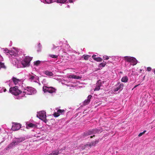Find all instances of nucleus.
Wrapping results in <instances>:
<instances>
[{
    "instance_id": "f257e3e1",
    "label": "nucleus",
    "mask_w": 155,
    "mask_h": 155,
    "mask_svg": "<svg viewBox=\"0 0 155 155\" xmlns=\"http://www.w3.org/2000/svg\"><path fill=\"white\" fill-rule=\"evenodd\" d=\"M9 91L13 94L15 96V98L18 99H20L23 97L22 92L19 90L17 86L11 87Z\"/></svg>"
},
{
    "instance_id": "f03ea898",
    "label": "nucleus",
    "mask_w": 155,
    "mask_h": 155,
    "mask_svg": "<svg viewBox=\"0 0 155 155\" xmlns=\"http://www.w3.org/2000/svg\"><path fill=\"white\" fill-rule=\"evenodd\" d=\"M17 53V51H16V52H15V53H13V51H12L10 52V54L12 56V63L16 67L18 68L19 67V64L20 62L19 61L20 58H19L18 56Z\"/></svg>"
},
{
    "instance_id": "7ed1b4c3",
    "label": "nucleus",
    "mask_w": 155,
    "mask_h": 155,
    "mask_svg": "<svg viewBox=\"0 0 155 155\" xmlns=\"http://www.w3.org/2000/svg\"><path fill=\"white\" fill-rule=\"evenodd\" d=\"M46 82L45 79H44L42 81V83L44 84V86L43 87V90L44 92H48L50 93H55L56 90L52 87H48L45 85V83Z\"/></svg>"
},
{
    "instance_id": "20e7f679",
    "label": "nucleus",
    "mask_w": 155,
    "mask_h": 155,
    "mask_svg": "<svg viewBox=\"0 0 155 155\" xmlns=\"http://www.w3.org/2000/svg\"><path fill=\"white\" fill-rule=\"evenodd\" d=\"M25 139L24 137H20L14 139L12 142L8 146V148H10L16 146L21 142L25 140Z\"/></svg>"
},
{
    "instance_id": "39448f33",
    "label": "nucleus",
    "mask_w": 155,
    "mask_h": 155,
    "mask_svg": "<svg viewBox=\"0 0 155 155\" xmlns=\"http://www.w3.org/2000/svg\"><path fill=\"white\" fill-rule=\"evenodd\" d=\"M36 92L35 89L31 87H27L22 93L23 94V97L25 96V95H31Z\"/></svg>"
},
{
    "instance_id": "423d86ee",
    "label": "nucleus",
    "mask_w": 155,
    "mask_h": 155,
    "mask_svg": "<svg viewBox=\"0 0 155 155\" xmlns=\"http://www.w3.org/2000/svg\"><path fill=\"white\" fill-rule=\"evenodd\" d=\"M32 58L28 56H26L23 58L21 62V63L23 67H25L29 66L30 61L31 60Z\"/></svg>"
},
{
    "instance_id": "0eeeda50",
    "label": "nucleus",
    "mask_w": 155,
    "mask_h": 155,
    "mask_svg": "<svg viewBox=\"0 0 155 155\" xmlns=\"http://www.w3.org/2000/svg\"><path fill=\"white\" fill-rule=\"evenodd\" d=\"M37 116L45 123H46L47 122V120L46 119V112L45 111H41L39 112L38 113Z\"/></svg>"
},
{
    "instance_id": "6e6552de",
    "label": "nucleus",
    "mask_w": 155,
    "mask_h": 155,
    "mask_svg": "<svg viewBox=\"0 0 155 155\" xmlns=\"http://www.w3.org/2000/svg\"><path fill=\"white\" fill-rule=\"evenodd\" d=\"M128 62H130L133 65H135L137 63V59L133 57L130 56H125L123 59Z\"/></svg>"
},
{
    "instance_id": "1a4fd4ad",
    "label": "nucleus",
    "mask_w": 155,
    "mask_h": 155,
    "mask_svg": "<svg viewBox=\"0 0 155 155\" xmlns=\"http://www.w3.org/2000/svg\"><path fill=\"white\" fill-rule=\"evenodd\" d=\"M38 79V77L35 74L30 75L29 76V80L31 81L37 82Z\"/></svg>"
},
{
    "instance_id": "9d476101",
    "label": "nucleus",
    "mask_w": 155,
    "mask_h": 155,
    "mask_svg": "<svg viewBox=\"0 0 155 155\" xmlns=\"http://www.w3.org/2000/svg\"><path fill=\"white\" fill-rule=\"evenodd\" d=\"M21 127V125L18 123H14L12 127V129L13 130L15 131L18 130Z\"/></svg>"
},
{
    "instance_id": "9b49d317",
    "label": "nucleus",
    "mask_w": 155,
    "mask_h": 155,
    "mask_svg": "<svg viewBox=\"0 0 155 155\" xmlns=\"http://www.w3.org/2000/svg\"><path fill=\"white\" fill-rule=\"evenodd\" d=\"M101 131L96 129L93 130L92 131H89L88 132L85 133V136L93 135L95 134L96 133H98Z\"/></svg>"
},
{
    "instance_id": "f8f14e48",
    "label": "nucleus",
    "mask_w": 155,
    "mask_h": 155,
    "mask_svg": "<svg viewBox=\"0 0 155 155\" xmlns=\"http://www.w3.org/2000/svg\"><path fill=\"white\" fill-rule=\"evenodd\" d=\"M65 111L64 110L58 109L57 111V112H55L54 114V117H57L59 116L60 114H63Z\"/></svg>"
},
{
    "instance_id": "ddd939ff",
    "label": "nucleus",
    "mask_w": 155,
    "mask_h": 155,
    "mask_svg": "<svg viewBox=\"0 0 155 155\" xmlns=\"http://www.w3.org/2000/svg\"><path fill=\"white\" fill-rule=\"evenodd\" d=\"M102 86V83L101 80H100L98 81L96 83V87L94 89V91H98Z\"/></svg>"
},
{
    "instance_id": "4468645a",
    "label": "nucleus",
    "mask_w": 155,
    "mask_h": 155,
    "mask_svg": "<svg viewBox=\"0 0 155 155\" xmlns=\"http://www.w3.org/2000/svg\"><path fill=\"white\" fill-rule=\"evenodd\" d=\"M124 85L123 84H120L117 85L114 88V91H117L118 90L121 91L123 89Z\"/></svg>"
},
{
    "instance_id": "2eb2a0df",
    "label": "nucleus",
    "mask_w": 155,
    "mask_h": 155,
    "mask_svg": "<svg viewBox=\"0 0 155 155\" xmlns=\"http://www.w3.org/2000/svg\"><path fill=\"white\" fill-rule=\"evenodd\" d=\"M12 81L15 84H20L22 82V80L18 79L15 77L12 78Z\"/></svg>"
},
{
    "instance_id": "dca6fc26",
    "label": "nucleus",
    "mask_w": 155,
    "mask_h": 155,
    "mask_svg": "<svg viewBox=\"0 0 155 155\" xmlns=\"http://www.w3.org/2000/svg\"><path fill=\"white\" fill-rule=\"evenodd\" d=\"M92 96L89 95L87 97V99H86L84 102V105L88 104L90 101V100L92 97Z\"/></svg>"
},
{
    "instance_id": "f3484780",
    "label": "nucleus",
    "mask_w": 155,
    "mask_h": 155,
    "mask_svg": "<svg viewBox=\"0 0 155 155\" xmlns=\"http://www.w3.org/2000/svg\"><path fill=\"white\" fill-rule=\"evenodd\" d=\"M68 78H73L76 79H80L81 77L79 76H76L74 75H70L68 76Z\"/></svg>"
},
{
    "instance_id": "a211bd4d",
    "label": "nucleus",
    "mask_w": 155,
    "mask_h": 155,
    "mask_svg": "<svg viewBox=\"0 0 155 155\" xmlns=\"http://www.w3.org/2000/svg\"><path fill=\"white\" fill-rule=\"evenodd\" d=\"M26 128L27 129H29L30 127H36L35 124L31 123H27L26 124Z\"/></svg>"
},
{
    "instance_id": "6ab92c4d",
    "label": "nucleus",
    "mask_w": 155,
    "mask_h": 155,
    "mask_svg": "<svg viewBox=\"0 0 155 155\" xmlns=\"http://www.w3.org/2000/svg\"><path fill=\"white\" fill-rule=\"evenodd\" d=\"M43 72L46 75L49 76H52L53 75V74L52 72L48 71H44Z\"/></svg>"
},
{
    "instance_id": "aec40b11",
    "label": "nucleus",
    "mask_w": 155,
    "mask_h": 155,
    "mask_svg": "<svg viewBox=\"0 0 155 155\" xmlns=\"http://www.w3.org/2000/svg\"><path fill=\"white\" fill-rule=\"evenodd\" d=\"M59 151L56 150L53 151L51 153L49 154L48 155H58L59 153Z\"/></svg>"
},
{
    "instance_id": "412c9836",
    "label": "nucleus",
    "mask_w": 155,
    "mask_h": 155,
    "mask_svg": "<svg viewBox=\"0 0 155 155\" xmlns=\"http://www.w3.org/2000/svg\"><path fill=\"white\" fill-rule=\"evenodd\" d=\"M41 1L45 3L50 4L55 2V0H43V1Z\"/></svg>"
},
{
    "instance_id": "4be33fe9",
    "label": "nucleus",
    "mask_w": 155,
    "mask_h": 155,
    "mask_svg": "<svg viewBox=\"0 0 155 155\" xmlns=\"http://www.w3.org/2000/svg\"><path fill=\"white\" fill-rule=\"evenodd\" d=\"M96 144V142H93L91 143H89L85 145V147H91L92 146H95Z\"/></svg>"
},
{
    "instance_id": "5701e85b",
    "label": "nucleus",
    "mask_w": 155,
    "mask_h": 155,
    "mask_svg": "<svg viewBox=\"0 0 155 155\" xmlns=\"http://www.w3.org/2000/svg\"><path fill=\"white\" fill-rule=\"evenodd\" d=\"M3 51L4 53H8L10 54V52H11V51H13V53H15V52H16V51H17L16 50H12L11 51H9V50L7 48H5L3 49Z\"/></svg>"
},
{
    "instance_id": "b1692460",
    "label": "nucleus",
    "mask_w": 155,
    "mask_h": 155,
    "mask_svg": "<svg viewBox=\"0 0 155 155\" xmlns=\"http://www.w3.org/2000/svg\"><path fill=\"white\" fill-rule=\"evenodd\" d=\"M128 80V78L127 76H124L123 77L121 80L122 82L126 83L127 82Z\"/></svg>"
},
{
    "instance_id": "393cba45",
    "label": "nucleus",
    "mask_w": 155,
    "mask_h": 155,
    "mask_svg": "<svg viewBox=\"0 0 155 155\" xmlns=\"http://www.w3.org/2000/svg\"><path fill=\"white\" fill-rule=\"evenodd\" d=\"M67 1V0H55L56 2L61 4L65 3Z\"/></svg>"
},
{
    "instance_id": "a878e982",
    "label": "nucleus",
    "mask_w": 155,
    "mask_h": 155,
    "mask_svg": "<svg viewBox=\"0 0 155 155\" xmlns=\"http://www.w3.org/2000/svg\"><path fill=\"white\" fill-rule=\"evenodd\" d=\"M107 63L106 62L103 61V62L101 63L99 65L98 67L99 68H102L104 67L106 65Z\"/></svg>"
},
{
    "instance_id": "bb28decb",
    "label": "nucleus",
    "mask_w": 155,
    "mask_h": 155,
    "mask_svg": "<svg viewBox=\"0 0 155 155\" xmlns=\"http://www.w3.org/2000/svg\"><path fill=\"white\" fill-rule=\"evenodd\" d=\"M41 61H40L38 60L35 61L34 62V64L35 65L38 66L40 63Z\"/></svg>"
},
{
    "instance_id": "cd10ccee",
    "label": "nucleus",
    "mask_w": 155,
    "mask_h": 155,
    "mask_svg": "<svg viewBox=\"0 0 155 155\" xmlns=\"http://www.w3.org/2000/svg\"><path fill=\"white\" fill-rule=\"evenodd\" d=\"M102 59L100 57H97L95 60V61L97 62H101L102 61Z\"/></svg>"
},
{
    "instance_id": "c85d7f7f",
    "label": "nucleus",
    "mask_w": 155,
    "mask_h": 155,
    "mask_svg": "<svg viewBox=\"0 0 155 155\" xmlns=\"http://www.w3.org/2000/svg\"><path fill=\"white\" fill-rule=\"evenodd\" d=\"M50 57L54 58H57L58 56L53 54H50L49 55Z\"/></svg>"
},
{
    "instance_id": "c756f323",
    "label": "nucleus",
    "mask_w": 155,
    "mask_h": 155,
    "mask_svg": "<svg viewBox=\"0 0 155 155\" xmlns=\"http://www.w3.org/2000/svg\"><path fill=\"white\" fill-rule=\"evenodd\" d=\"M6 89L4 88H1L0 87V92H2V91L5 92Z\"/></svg>"
},
{
    "instance_id": "7c9ffc66",
    "label": "nucleus",
    "mask_w": 155,
    "mask_h": 155,
    "mask_svg": "<svg viewBox=\"0 0 155 155\" xmlns=\"http://www.w3.org/2000/svg\"><path fill=\"white\" fill-rule=\"evenodd\" d=\"M84 58L85 60H87L88 59L89 56L88 55H83Z\"/></svg>"
},
{
    "instance_id": "2f4dec72",
    "label": "nucleus",
    "mask_w": 155,
    "mask_h": 155,
    "mask_svg": "<svg viewBox=\"0 0 155 155\" xmlns=\"http://www.w3.org/2000/svg\"><path fill=\"white\" fill-rule=\"evenodd\" d=\"M146 132V130L144 131L143 132L140 133L138 135V136L139 137H140L141 136H142L143 134H144L145 132Z\"/></svg>"
},
{
    "instance_id": "473e14b6",
    "label": "nucleus",
    "mask_w": 155,
    "mask_h": 155,
    "mask_svg": "<svg viewBox=\"0 0 155 155\" xmlns=\"http://www.w3.org/2000/svg\"><path fill=\"white\" fill-rule=\"evenodd\" d=\"M103 58L104 60H108L109 59V57L108 56L106 55H104L103 56Z\"/></svg>"
},
{
    "instance_id": "72a5a7b5",
    "label": "nucleus",
    "mask_w": 155,
    "mask_h": 155,
    "mask_svg": "<svg viewBox=\"0 0 155 155\" xmlns=\"http://www.w3.org/2000/svg\"><path fill=\"white\" fill-rule=\"evenodd\" d=\"M38 48H40V51H41V44H40V43H39V44L38 45Z\"/></svg>"
},
{
    "instance_id": "f704fd0d",
    "label": "nucleus",
    "mask_w": 155,
    "mask_h": 155,
    "mask_svg": "<svg viewBox=\"0 0 155 155\" xmlns=\"http://www.w3.org/2000/svg\"><path fill=\"white\" fill-rule=\"evenodd\" d=\"M96 55H94L92 56V58H93V59L95 60L96 59V58L97 57H96Z\"/></svg>"
},
{
    "instance_id": "c9c22d12",
    "label": "nucleus",
    "mask_w": 155,
    "mask_h": 155,
    "mask_svg": "<svg viewBox=\"0 0 155 155\" xmlns=\"http://www.w3.org/2000/svg\"><path fill=\"white\" fill-rule=\"evenodd\" d=\"M151 70V68L150 67H149L147 68V70L148 71H150Z\"/></svg>"
},
{
    "instance_id": "e433bc0d",
    "label": "nucleus",
    "mask_w": 155,
    "mask_h": 155,
    "mask_svg": "<svg viewBox=\"0 0 155 155\" xmlns=\"http://www.w3.org/2000/svg\"><path fill=\"white\" fill-rule=\"evenodd\" d=\"M75 0H69L68 1L69 2L71 3L73 2Z\"/></svg>"
},
{
    "instance_id": "4c0bfd02",
    "label": "nucleus",
    "mask_w": 155,
    "mask_h": 155,
    "mask_svg": "<svg viewBox=\"0 0 155 155\" xmlns=\"http://www.w3.org/2000/svg\"><path fill=\"white\" fill-rule=\"evenodd\" d=\"M118 58H119V57H118V56H116L115 57H112V59H114V58L117 59Z\"/></svg>"
},
{
    "instance_id": "58836bf2",
    "label": "nucleus",
    "mask_w": 155,
    "mask_h": 155,
    "mask_svg": "<svg viewBox=\"0 0 155 155\" xmlns=\"http://www.w3.org/2000/svg\"><path fill=\"white\" fill-rule=\"evenodd\" d=\"M139 85V84H138V85H136L134 87V88L136 87H137Z\"/></svg>"
},
{
    "instance_id": "ea45409f",
    "label": "nucleus",
    "mask_w": 155,
    "mask_h": 155,
    "mask_svg": "<svg viewBox=\"0 0 155 155\" xmlns=\"http://www.w3.org/2000/svg\"><path fill=\"white\" fill-rule=\"evenodd\" d=\"M40 48H38V50H37V51L38 52H40Z\"/></svg>"
},
{
    "instance_id": "a19ab883",
    "label": "nucleus",
    "mask_w": 155,
    "mask_h": 155,
    "mask_svg": "<svg viewBox=\"0 0 155 155\" xmlns=\"http://www.w3.org/2000/svg\"><path fill=\"white\" fill-rule=\"evenodd\" d=\"M153 71V72L154 73V74H155V69H154Z\"/></svg>"
},
{
    "instance_id": "79ce46f5",
    "label": "nucleus",
    "mask_w": 155,
    "mask_h": 155,
    "mask_svg": "<svg viewBox=\"0 0 155 155\" xmlns=\"http://www.w3.org/2000/svg\"><path fill=\"white\" fill-rule=\"evenodd\" d=\"M110 61H108V63H110Z\"/></svg>"
},
{
    "instance_id": "37998d69",
    "label": "nucleus",
    "mask_w": 155,
    "mask_h": 155,
    "mask_svg": "<svg viewBox=\"0 0 155 155\" xmlns=\"http://www.w3.org/2000/svg\"><path fill=\"white\" fill-rule=\"evenodd\" d=\"M90 137L91 138L93 137L92 136H91Z\"/></svg>"
},
{
    "instance_id": "c03bdc74",
    "label": "nucleus",
    "mask_w": 155,
    "mask_h": 155,
    "mask_svg": "<svg viewBox=\"0 0 155 155\" xmlns=\"http://www.w3.org/2000/svg\"><path fill=\"white\" fill-rule=\"evenodd\" d=\"M9 86H10V84H9Z\"/></svg>"
}]
</instances>
